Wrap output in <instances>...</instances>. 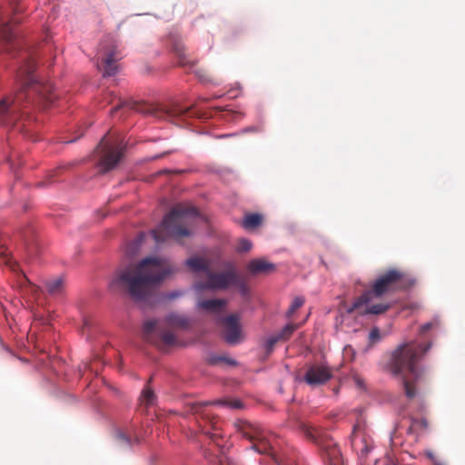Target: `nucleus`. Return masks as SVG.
I'll use <instances>...</instances> for the list:
<instances>
[{
    "label": "nucleus",
    "mask_w": 465,
    "mask_h": 465,
    "mask_svg": "<svg viewBox=\"0 0 465 465\" xmlns=\"http://www.w3.org/2000/svg\"><path fill=\"white\" fill-rule=\"evenodd\" d=\"M124 108H128L130 110L143 112L141 109V105L138 104L136 102L125 101V100H122L119 98L118 104L111 110V113L114 114V112H116L120 109H124Z\"/></svg>",
    "instance_id": "nucleus-25"
},
{
    "label": "nucleus",
    "mask_w": 465,
    "mask_h": 465,
    "mask_svg": "<svg viewBox=\"0 0 465 465\" xmlns=\"http://www.w3.org/2000/svg\"><path fill=\"white\" fill-rule=\"evenodd\" d=\"M172 272L173 269L167 265L165 259L146 257L138 264L116 271L109 286L114 292H125L134 301L142 302Z\"/></svg>",
    "instance_id": "nucleus-1"
},
{
    "label": "nucleus",
    "mask_w": 465,
    "mask_h": 465,
    "mask_svg": "<svg viewBox=\"0 0 465 465\" xmlns=\"http://www.w3.org/2000/svg\"><path fill=\"white\" fill-rule=\"evenodd\" d=\"M351 445L356 451L360 452L361 456H366L371 450V445L365 436L359 434L355 429L351 435Z\"/></svg>",
    "instance_id": "nucleus-19"
},
{
    "label": "nucleus",
    "mask_w": 465,
    "mask_h": 465,
    "mask_svg": "<svg viewBox=\"0 0 465 465\" xmlns=\"http://www.w3.org/2000/svg\"><path fill=\"white\" fill-rule=\"evenodd\" d=\"M44 285L49 295L53 297H60L64 292L65 280L64 276H57L46 280Z\"/></svg>",
    "instance_id": "nucleus-16"
},
{
    "label": "nucleus",
    "mask_w": 465,
    "mask_h": 465,
    "mask_svg": "<svg viewBox=\"0 0 465 465\" xmlns=\"http://www.w3.org/2000/svg\"><path fill=\"white\" fill-rule=\"evenodd\" d=\"M198 215V211L191 205L177 204L165 215L158 228L152 231L156 242H163L169 238L180 240L191 234L187 228L188 219Z\"/></svg>",
    "instance_id": "nucleus-5"
},
{
    "label": "nucleus",
    "mask_w": 465,
    "mask_h": 465,
    "mask_svg": "<svg viewBox=\"0 0 465 465\" xmlns=\"http://www.w3.org/2000/svg\"><path fill=\"white\" fill-rule=\"evenodd\" d=\"M219 403L227 406L231 409H241L242 407V401L239 400H226L220 401H204V402H193L187 405L188 412L194 416L195 421L198 424L199 431L208 436L211 440L220 447L217 440L221 437L218 432L219 425L217 418L206 410V407L212 404Z\"/></svg>",
    "instance_id": "nucleus-6"
},
{
    "label": "nucleus",
    "mask_w": 465,
    "mask_h": 465,
    "mask_svg": "<svg viewBox=\"0 0 465 465\" xmlns=\"http://www.w3.org/2000/svg\"><path fill=\"white\" fill-rule=\"evenodd\" d=\"M157 329V322L155 320H149L143 323V338L157 346H171L175 344L176 337L175 335L169 331H160V338L159 341L154 338V331Z\"/></svg>",
    "instance_id": "nucleus-13"
},
{
    "label": "nucleus",
    "mask_w": 465,
    "mask_h": 465,
    "mask_svg": "<svg viewBox=\"0 0 465 465\" xmlns=\"http://www.w3.org/2000/svg\"><path fill=\"white\" fill-rule=\"evenodd\" d=\"M36 64L33 58L27 59L20 67L17 76L21 82V90L14 96H8L0 100V122L12 123L16 119L20 105L25 100L31 99V94L52 103L54 100L53 84L46 82H39L34 75Z\"/></svg>",
    "instance_id": "nucleus-3"
},
{
    "label": "nucleus",
    "mask_w": 465,
    "mask_h": 465,
    "mask_svg": "<svg viewBox=\"0 0 465 465\" xmlns=\"http://www.w3.org/2000/svg\"><path fill=\"white\" fill-rule=\"evenodd\" d=\"M180 295H181V293H180V292H172V293L168 294L167 298H168L169 300H173V299H174V298H176V297H178V296H180Z\"/></svg>",
    "instance_id": "nucleus-40"
},
{
    "label": "nucleus",
    "mask_w": 465,
    "mask_h": 465,
    "mask_svg": "<svg viewBox=\"0 0 465 465\" xmlns=\"http://www.w3.org/2000/svg\"><path fill=\"white\" fill-rule=\"evenodd\" d=\"M304 303L302 297H295L287 311V317H291Z\"/></svg>",
    "instance_id": "nucleus-29"
},
{
    "label": "nucleus",
    "mask_w": 465,
    "mask_h": 465,
    "mask_svg": "<svg viewBox=\"0 0 465 465\" xmlns=\"http://www.w3.org/2000/svg\"><path fill=\"white\" fill-rule=\"evenodd\" d=\"M332 377L331 369L322 364H314L308 368L304 381L310 386H319L326 383Z\"/></svg>",
    "instance_id": "nucleus-14"
},
{
    "label": "nucleus",
    "mask_w": 465,
    "mask_h": 465,
    "mask_svg": "<svg viewBox=\"0 0 465 465\" xmlns=\"http://www.w3.org/2000/svg\"><path fill=\"white\" fill-rule=\"evenodd\" d=\"M438 325H439L438 320H434L432 322H427L420 327V333L421 335H424L428 331H430V329H432L434 327H437Z\"/></svg>",
    "instance_id": "nucleus-35"
},
{
    "label": "nucleus",
    "mask_w": 465,
    "mask_h": 465,
    "mask_svg": "<svg viewBox=\"0 0 465 465\" xmlns=\"http://www.w3.org/2000/svg\"><path fill=\"white\" fill-rule=\"evenodd\" d=\"M168 153H170V152H165L163 153L154 155L150 158V161H154V160L160 159V158L163 157L164 155H167Z\"/></svg>",
    "instance_id": "nucleus-39"
},
{
    "label": "nucleus",
    "mask_w": 465,
    "mask_h": 465,
    "mask_svg": "<svg viewBox=\"0 0 465 465\" xmlns=\"http://www.w3.org/2000/svg\"><path fill=\"white\" fill-rule=\"evenodd\" d=\"M164 322L172 328L186 329L189 327V320L176 313H171L166 316Z\"/></svg>",
    "instance_id": "nucleus-23"
},
{
    "label": "nucleus",
    "mask_w": 465,
    "mask_h": 465,
    "mask_svg": "<svg viewBox=\"0 0 465 465\" xmlns=\"http://www.w3.org/2000/svg\"><path fill=\"white\" fill-rule=\"evenodd\" d=\"M300 430L309 440L322 449L325 456L330 460L331 465H338L341 459V451L331 439L318 428L305 422L300 424Z\"/></svg>",
    "instance_id": "nucleus-8"
},
{
    "label": "nucleus",
    "mask_w": 465,
    "mask_h": 465,
    "mask_svg": "<svg viewBox=\"0 0 465 465\" xmlns=\"http://www.w3.org/2000/svg\"><path fill=\"white\" fill-rule=\"evenodd\" d=\"M19 12L18 8L17 7H14V13H17Z\"/></svg>",
    "instance_id": "nucleus-43"
},
{
    "label": "nucleus",
    "mask_w": 465,
    "mask_h": 465,
    "mask_svg": "<svg viewBox=\"0 0 465 465\" xmlns=\"http://www.w3.org/2000/svg\"><path fill=\"white\" fill-rule=\"evenodd\" d=\"M415 282V278L407 271L400 268L389 269L370 284L369 290L354 300L347 312H357L361 316L383 314L391 308V304L383 302L376 303L375 300L390 292L410 289Z\"/></svg>",
    "instance_id": "nucleus-2"
},
{
    "label": "nucleus",
    "mask_w": 465,
    "mask_h": 465,
    "mask_svg": "<svg viewBox=\"0 0 465 465\" xmlns=\"http://www.w3.org/2000/svg\"><path fill=\"white\" fill-rule=\"evenodd\" d=\"M274 269V265L262 259L252 260L248 264V270L253 274L267 272Z\"/></svg>",
    "instance_id": "nucleus-22"
},
{
    "label": "nucleus",
    "mask_w": 465,
    "mask_h": 465,
    "mask_svg": "<svg viewBox=\"0 0 465 465\" xmlns=\"http://www.w3.org/2000/svg\"><path fill=\"white\" fill-rule=\"evenodd\" d=\"M209 361L213 365L218 364L221 361H223V362L227 363L228 365H232V366H235L237 364L233 359L227 358V357H222V356L221 357H216V356L211 357L209 359Z\"/></svg>",
    "instance_id": "nucleus-31"
},
{
    "label": "nucleus",
    "mask_w": 465,
    "mask_h": 465,
    "mask_svg": "<svg viewBox=\"0 0 465 465\" xmlns=\"http://www.w3.org/2000/svg\"><path fill=\"white\" fill-rule=\"evenodd\" d=\"M226 301L223 299L203 300L198 302L197 304L200 310L213 313L222 312L224 309Z\"/></svg>",
    "instance_id": "nucleus-18"
},
{
    "label": "nucleus",
    "mask_w": 465,
    "mask_h": 465,
    "mask_svg": "<svg viewBox=\"0 0 465 465\" xmlns=\"http://www.w3.org/2000/svg\"><path fill=\"white\" fill-rule=\"evenodd\" d=\"M380 339V330L373 328L369 333V341L371 343L376 342Z\"/></svg>",
    "instance_id": "nucleus-36"
},
{
    "label": "nucleus",
    "mask_w": 465,
    "mask_h": 465,
    "mask_svg": "<svg viewBox=\"0 0 465 465\" xmlns=\"http://www.w3.org/2000/svg\"><path fill=\"white\" fill-rule=\"evenodd\" d=\"M11 262H12V259H11V257L6 253V249H5V248L0 244V264H5V265L11 266Z\"/></svg>",
    "instance_id": "nucleus-32"
},
{
    "label": "nucleus",
    "mask_w": 465,
    "mask_h": 465,
    "mask_svg": "<svg viewBox=\"0 0 465 465\" xmlns=\"http://www.w3.org/2000/svg\"><path fill=\"white\" fill-rule=\"evenodd\" d=\"M206 276V282L200 281L194 283L195 291L224 290L229 286H236L241 290L242 294H245L247 292L246 284L232 270L217 273L210 270Z\"/></svg>",
    "instance_id": "nucleus-7"
},
{
    "label": "nucleus",
    "mask_w": 465,
    "mask_h": 465,
    "mask_svg": "<svg viewBox=\"0 0 465 465\" xmlns=\"http://www.w3.org/2000/svg\"><path fill=\"white\" fill-rule=\"evenodd\" d=\"M20 21L15 17L7 21L2 19L0 22V38L5 45L6 52L10 53L16 46L15 34L13 31V25L18 24Z\"/></svg>",
    "instance_id": "nucleus-15"
},
{
    "label": "nucleus",
    "mask_w": 465,
    "mask_h": 465,
    "mask_svg": "<svg viewBox=\"0 0 465 465\" xmlns=\"http://www.w3.org/2000/svg\"><path fill=\"white\" fill-rule=\"evenodd\" d=\"M252 248V242L247 239H241L239 241L237 251L240 252H245L250 251Z\"/></svg>",
    "instance_id": "nucleus-33"
},
{
    "label": "nucleus",
    "mask_w": 465,
    "mask_h": 465,
    "mask_svg": "<svg viewBox=\"0 0 465 465\" xmlns=\"http://www.w3.org/2000/svg\"><path fill=\"white\" fill-rule=\"evenodd\" d=\"M57 173V171H54V173L52 175H50V177H48V183H53V176Z\"/></svg>",
    "instance_id": "nucleus-41"
},
{
    "label": "nucleus",
    "mask_w": 465,
    "mask_h": 465,
    "mask_svg": "<svg viewBox=\"0 0 465 465\" xmlns=\"http://www.w3.org/2000/svg\"><path fill=\"white\" fill-rule=\"evenodd\" d=\"M437 465H441V464H437Z\"/></svg>",
    "instance_id": "nucleus-44"
},
{
    "label": "nucleus",
    "mask_w": 465,
    "mask_h": 465,
    "mask_svg": "<svg viewBox=\"0 0 465 465\" xmlns=\"http://www.w3.org/2000/svg\"><path fill=\"white\" fill-rule=\"evenodd\" d=\"M218 463H219V465H242V464L239 463L238 461L233 460L231 458L223 455V453L219 456Z\"/></svg>",
    "instance_id": "nucleus-34"
},
{
    "label": "nucleus",
    "mask_w": 465,
    "mask_h": 465,
    "mask_svg": "<svg viewBox=\"0 0 465 465\" xmlns=\"http://www.w3.org/2000/svg\"><path fill=\"white\" fill-rule=\"evenodd\" d=\"M117 438L125 443H129V439L123 432H118Z\"/></svg>",
    "instance_id": "nucleus-38"
},
{
    "label": "nucleus",
    "mask_w": 465,
    "mask_h": 465,
    "mask_svg": "<svg viewBox=\"0 0 465 465\" xmlns=\"http://www.w3.org/2000/svg\"><path fill=\"white\" fill-rule=\"evenodd\" d=\"M98 157V166L101 173H104L113 170L120 162L124 154V147L121 144L114 145L104 136L95 149Z\"/></svg>",
    "instance_id": "nucleus-10"
},
{
    "label": "nucleus",
    "mask_w": 465,
    "mask_h": 465,
    "mask_svg": "<svg viewBox=\"0 0 465 465\" xmlns=\"http://www.w3.org/2000/svg\"><path fill=\"white\" fill-rule=\"evenodd\" d=\"M186 266L193 272H203L206 275L210 271V262L202 257H191L185 262Z\"/></svg>",
    "instance_id": "nucleus-20"
},
{
    "label": "nucleus",
    "mask_w": 465,
    "mask_h": 465,
    "mask_svg": "<svg viewBox=\"0 0 465 465\" xmlns=\"http://www.w3.org/2000/svg\"><path fill=\"white\" fill-rule=\"evenodd\" d=\"M101 64L99 68L104 76H112L118 72L117 62L123 58L121 52L114 39H109L108 44H102L99 48Z\"/></svg>",
    "instance_id": "nucleus-11"
},
{
    "label": "nucleus",
    "mask_w": 465,
    "mask_h": 465,
    "mask_svg": "<svg viewBox=\"0 0 465 465\" xmlns=\"http://www.w3.org/2000/svg\"><path fill=\"white\" fill-rule=\"evenodd\" d=\"M430 343L421 345L416 341L401 344L392 353L391 370L395 375L401 376L405 395L409 399L416 396V383L420 378L417 363L430 348Z\"/></svg>",
    "instance_id": "nucleus-4"
},
{
    "label": "nucleus",
    "mask_w": 465,
    "mask_h": 465,
    "mask_svg": "<svg viewBox=\"0 0 465 465\" xmlns=\"http://www.w3.org/2000/svg\"><path fill=\"white\" fill-rule=\"evenodd\" d=\"M220 323L223 325V337L227 343L235 345L244 340L240 319L236 314L221 318Z\"/></svg>",
    "instance_id": "nucleus-12"
},
{
    "label": "nucleus",
    "mask_w": 465,
    "mask_h": 465,
    "mask_svg": "<svg viewBox=\"0 0 465 465\" xmlns=\"http://www.w3.org/2000/svg\"><path fill=\"white\" fill-rule=\"evenodd\" d=\"M173 49L178 58L179 65L183 67H187L189 69H192L194 66L195 62L189 59V57L185 54V47L183 43L175 42L173 44Z\"/></svg>",
    "instance_id": "nucleus-21"
},
{
    "label": "nucleus",
    "mask_w": 465,
    "mask_h": 465,
    "mask_svg": "<svg viewBox=\"0 0 465 465\" xmlns=\"http://www.w3.org/2000/svg\"><path fill=\"white\" fill-rule=\"evenodd\" d=\"M154 393L153 391L149 388H144L142 391L141 400L143 404L146 406H150L154 401Z\"/></svg>",
    "instance_id": "nucleus-26"
},
{
    "label": "nucleus",
    "mask_w": 465,
    "mask_h": 465,
    "mask_svg": "<svg viewBox=\"0 0 465 465\" xmlns=\"http://www.w3.org/2000/svg\"><path fill=\"white\" fill-rule=\"evenodd\" d=\"M278 341H280V340H279V337L276 336V334L272 335L265 340L264 349H265L266 356H269L272 352V351L274 349V345Z\"/></svg>",
    "instance_id": "nucleus-28"
},
{
    "label": "nucleus",
    "mask_w": 465,
    "mask_h": 465,
    "mask_svg": "<svg viewBox=\"0 0 465 465\" xmlns=\"http://www.w3.org/2000/svg\"><path fill=\"white\" fill-rule=\"evenodd\" d=\"M295 329L296 325L287 324L279 333L276 334V336L279 337L280 341H286L291 337Z\"/></svg>",
    "instance_id": "nucleus-27"
},
{
    "label": "nucleus",
    "mask_w": 465,
    "mask_h": 465,
    "mask_svg": "<svg viewBox=\"0 0 465 465\" xmlns=\"http://www.w3.org/2000/svg\"><path fill=\"white\" fill-rule=\"evenodd\" d=\"M197 76L203 81H208L209 79L205 76L203 70L196 71Z\"/></svg>",
    "instance_id": "nucleus-37"
},
{
    "label": "nucleus",
    "mask_w": 465,
    "mask_h": 465,
    "mask_svg": "<svg viewBox=\"0 0 465 465\" xmlns=\"http://www.w3.org/2000/svg\"><path fill=\"white\" fill-rule=\"evenodd\" d=\"M188 109H183L179 106H174L173 108H163V107H157L153 108L150 114L154 115L157 118L161 119H166V120H172L176 117H179L184 114H186Z\"/></svg>",
    "instance_id": "nucleus-17"
},
{
    "label": "nucleus",
    "mask_w": 465,
    "mask_h": 465,
    "mask_svg": "<svg viewBox=\"0 0 465 465\" xmlns=\"http://www.w3.org/2000/svg\"><path fill=\"white\" fill-rule=\"evenodd\" d=\"M39 186H45L46 185V182H41L38 183Z\"/></svg>",
    "instance_id": "nucleus-42"
},
{
    "label": "nucleus",
    "mask_w": 465,
    "mask_h": 465,
    "mask_svg": "<svg viewBox=\"0 0 465 465\" xmlns=\"http://www.w3.org/2000/svg\"><path fill=\"white\" fill-rule=\"evenodd\" d=\"M429 427V422L425 418L421 419H412L411 425L410 430H427Z\"/></svg>",
    "instance_id": "nucleus-30"
},
{
    "label": "nucleus",
    "mask_w": 465,
    "mask_h": 465,
    "mask_svg": "<svg viewBox=\"0 0 465 465\" xmlns=\"http://www.w3.org/2000/svg\"><path fill=\"white\" fill-rule=\"evenodd\" d=\"M262 220V216L259 213L247 214L242 222V226L245 229H254L258 227Z\"/></svg>",
    "instance_id": "nucleus-24"
},
{
    "label": "nucleus",
    "mask_w": 465,
    "mask_h": 465,
    "mask_svg": "<svg viewBox=\"0 0 465 465\" xmlns=\"http://www.w3.org/2000/svg\"><path fill=\"white\" fill-rule=\"evenodd\" d=\"M237 431L252 442V449L262 454H269L272 449V442L265 431L255 423L247 420H238L235 423Z\"/></svg>",
    "instance_id": "nucleus-9"
}]
</instances>
